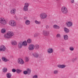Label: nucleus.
<instances>
[{"label":"nucleus","mask_w":78,"mask_h":78,"mask_svg":"<svg viewBox=\"0 0 78 78\" xmlns=\"http://www.w3.org/2000/svg\"><path fill=\"white\" fill-rule=\"evenodd\" d=\"M27 75H30L31 74V70L30 69H27Z\"/></svg>","instance_id":"nucleus-20"},{"label":"nucleus","mask_w":78,"mask_h":78,"mask_svg":"<svg viewBox=\"0 0 78 78\" xmlns=\"http://www.w3.org/2000/svg\"><path fill=\"white\" fill-rule=\"evenodd\" d=\"M12 71L13 73H15V72H16V70L15 69H12Z\"/></svg>","instance_id":"nucleus-37"},{"label":"nucleus","mask_w":78,"mask_h":78,"mask_svg":"<svg viewBox=\"0 0 78 78\" xmlns=\"http://www.w3.org/2000/svg\"><path fill=\"white\" fill-rule=\"evenodd\" d=\"M66 66L65 65H58L57 66L60 69H64L66 67Z\"/></svg>","instance_id":"nucleus-14"},{"label":"nucleus","mask_w":78,"mask_h":78,"mask_svg":"<svg viewBox=\"0 0 78 78\" xmlns=\"http://www.w3.org/2000/svg\"><path fill=\"white\" fill-rule=\"evenodd\" d=\"M25 23L27 25H30V21L28 20H26L25 21Z\"/></svg>","instance_id":"nucleus-18"},{"label":"nucleus","mask_w":78,"mask_h":78,"mask_svg":"<svg viewBox=\"0 0 78 78\" xmlns=\"http://www.w3.org/2000/svg\"><path fill=\"white\" fill-rule=\"evenodd\" d=\"M40 17L41 19H45L47 17V14L45 12L41 13L40 15Z\"/></svg>","instance_id":"nucleus-3"},{"label":"nucleus","mask_w":78,"mask_h":78,"mask_svg":"<svg viewBox=\"0 0 78 78\" xmlns=\"http://www.w3.org/2000/svg\"><path fill=\"white\" fill-rule=\"evenodd\" d=\"M56 0V1H58V0Z\"/></svg>","instance_id":"nucleus-47"},{"label":"nucleus","mask_w":78,"mask_h":78,"mask_svg":"<svg viewBox=\"0 0 78 78\" xmlns=\"http://www.w3.org/2000/svg\"><path fill=\"white\" fill-rule=\"evenodd\" d=\"M50 32L47 30H44L42 32V34L45 36H47L49 35Z\"/></svg>","instance_id":"nucleus-7"},{"label":"nucleus","mask_w":78,"mask_h":78,"mask_svg":"<svg viewBox=\"0 0 78 78\" xmlns=\"http://www.w3.org/2000/svg\"><path fill=\"white\" fill-rule=\"evenodd\" d=\"M56 37L57 38H58V37L60 38L61 37V34H57Z\"/></svg>","instance_id":"nucleus-32"},{"label":"nucleus","mask_w":78,"mask_h":78,"mask_svg":"<svg viewBox=\"0 0 78 78\" xmlns=\"http://www.w3.org/2000/svg\"><path fill=\"white\" fill-rule=\"evenodd\" d=\"M12 44L14 45H16L17 44V42H16V41L12 42Z\"/></svg>","instance_id":"nucleus-33"},{"label":"nucleus","mask_w":78,"mask_h":78,"mask_svg":"<svg viewBox=\"0 0 78 78\" xmlns=\"http://www.w3.org/2000/svg\"><path fill=\"white\" fill-rule=\"evenodd\" d=\"M6 76L8 78H11V76H12V74L11 73H7L6 74Z\"/></svg>","instance_id":"nucleus-15"},{"label":"nucleus","mask_w":78,"mask_h":78,"mask_svg":"<svg viewBox=\"0 0 78 78\" xmlns=\"http://www.w3.org/2000/svg\"><path fill=\"white\" fill-rule=\"evenodd\" d=\"M14 36V33L12 31L8 32L6 34L4 35V37L5 39H11Z\"/></svg>","instance_id":"nucleus-1"},{"label":"nucleus","mask_w":78,"mask_h":78,"mask_svg":"<svg viewBox=\"0 0 78 78\" xmlns=\"http://www.w3.org/2000/svg\"><path fill=\"white\" fill-rule=\"evenodd\" d=\"M69 49L70 51H73L74 50V48L73 47L71 46L69 47Z\"/></svg>","instance_id":"nucleus-31"},{"label":"nucleus","mask_w":78,"mask_h":78,"mask_svg":"<svg viewBox=\"0 0 78 78\" xmlns=\"http://www.w3.org/2000/svg\"><path fill=\"white\" fill-rule=\"evenodd\" d=\"M9 25L11 27H16V22L14 20H10L9 22Z\"/></svg>","instance_id":"nucleus-4"},{"label":"nucleus","mask_w":78,"mask_h":78,"mask_svg":"<svg viewBox=\"0 0 78 78\" xmlns=\"http://www.w3.org/2000/svg\"><path fill=\"white\" fill-rule=\"evenodd\" d=\"M1 61V60L0 59V61Z\"/></svg>","instance_id":"nucleus-48"},{"label":"nucleus","mask_w":78,"mask_h":78,"mask_svg":"<svg viewBox=\"0 0 78 78\" xmlns=\"http://www.w3.org/2000/svg\"><path fill=\"white\" fill-rule=\"evenodd\" d=\"M66 24L68 27H71L73 26V23L72 21H67L66 22Z\"/></svg>","instance_id":"nucleus-8"},{"label":"nucleus","mask_w":78,"mask_h":78,"mask_svg":"<svg viewBox=\"0 0 78 78\" xmlns=\"http://www.w3.org/2000/svg\"><path fill=\"white\" fill-rule=\"evenodd\" d=\"M0 23L1 24H2V25H6L7 22L4 18L1 17L0 18Z\"/></svg>","instance_id":"nucleus-5"},{"label":"nucleus","mask_w":78,"mask_h":78,"mask_svg":"<svg viewBox=\"0 0 78 78\" xmlns=\"http://www.w3.org/2000/svg\"><path fill=\"white\" fill-rule=\"evenodd\" d=\"M16 10L15 9H13L10 11V13L12 14H13V15L15 14H16Z\"/></svg>","instance_id":"nucleus-13"},{"label":"nucleus","mask_w":78,"mask_h":78,"mask_svg":"<svg viewBox=\"0 0 78 78\" xmlns=\"http://www.w3.org/2000/svg\"><path fill=\"white\" fill-rule=\"evenodd\" d=\"M25 59L26 62H28L30 60V58L29 57H26L25 58Z\"/></svg>","instance_id":"nucleus-27"},{"label":"nucleus","mask_w":78,"mask_h":78,"mask_svg":"<svg viewBox=\"0 0 78 78\" xmlns=\"http://www.w3.org/2000/svg\"><path fill=\"white\" fill-rule=\"evenodd\" d=\"M30 5V3L26 2L24 4V5L23 8V10L24 11H28V7Z\"/></svg>","instance_id":"nucleus-2"},{"label":"nucleus","mask_w":78,"mask_h":78,"mask_svg":"<svg viewBox=\"0 0 78 78\" xmlns=\"http://www.w3.org/2000/svg\"><path fill=\"white\" fill-rule=\"evenodd\" d=\"M1 5V2H0V5Z\"/></svg>","instance_id":"nucleus-46"},{"label":"nucleus","mask_w":78,"mask_h":78,"mask_svg":"<svg viewBox=\"0 0 78 78\" xmlns=\"http://www.w3.org/2000/svg\"><path fill=\"white\" fill-rule=\"evenodd\" d=\"M47 51L48 54H51L53 52V49L51 48H49L48 49Z\"/></svg>","instance_id":"nucleus-11"},{"label":"nucleus","mask_w":78,"mask_h":78,"mask_svg":"<svg viewBox=\"0 0 78 78\" xmlns=\"http://www.w3.org/2000/svg\"><path fill=\"white\" fill-rule=\"evenodd\" d=\"M39 2L40 3V2H41V1H37V2Z\"/></svg>","instance_id":"nucleus-45"},{"label":"nucleus","mask_w":78,"mask_h":78,"mask_svg":"<svg viewBox=\"0 0 78 78\" xmlns=\"http://www.w3.org/2000/svg\"><path fill=\"white\" fill-rule=\"evenodd\" d=\"M62 51H65V49L64 48H62L61 50Z\"/></svg>","instance_id":"nucleus-42"},{"label":"nucleus","mask_w":78,"mask_h":78,"mask_svg":"<svg viewBox=\"0 0 78 78\" xmlns=\"http://www.w3.org/2000/svg\"><path fill=\"white\" fill-rule=\"evenodd\" d=\"M34 45L33 44H30L29 45V50H34Z\"/></svg>","instance_id":"nucleus-12"},{"label":"nucleus","mask_w":78,"mask_h":78,"mask_svg":"<svg viewBox=\"0 0 78 78\" xmlns=\"http://www.w3.org/2000/svg\"><path fill=\"white\" fill-rule=\"evenodd\" d=\"M22 44L23 46H27V41H23L22 43Z\"/></svg>","instance_id":"nucleus-25"},{"label":"nucleus","mask_w":78,"mask_h":78,"mask_svg":"<svg viewBox=\"0 0 78 78\" xmlns=\"http://www.w3.org/2000/svg\"><path fill=\"white\" fill-rule=\"evenodd\" d=\"M62 12L63 14H67V13L68 10L67 8L65 7H62L61 9Z\"/></svg>","instance_id":"nucleus-6"},{"label":"nucleus","mask_w":78,"mask_h":78,"mask_svg":"<svg viewBox=\"0 0 78 78\" xmlns=\"http://www.w3.org/2000/svg\"><path fill=\"white\" fill-rule=\"evenodd\" d=\"M38 78V77L37 76V75H35L33 77V78Z\"/></svg>","instance_id":"nucleus-38"},{"label":"nucleus","mask_w":78,"mask_h":78,"mask_svg":"<svg viewBox=\"0 0 78 78\" xmlns=\"http://www.w3.org/2000/svg\"><path fill=\"white\" fill-rule=\"evenodd\" d=\"M6 30L5 28L2 29L1 30V32L2 33L5 34L6 33Z\"/></svg>","instance_id":"nucleus-24"},{"label":"nucleus","mask_w":78,"mask_h":78,"mask_svg":"<svg viewBox=\"0 0 78 78\" xmlns=\"http://www.w3.org/2000/svg\"><path fill=\"white\" fill-rule=\"evenodd\" d=\"M7 70L8 69L7 68H4L3 69V72H4V73H6V72H7Z\"/></svg>","instance_id":"nucleus-29"},{"label":"nucleus","mask_w":78,"mask_h":78,"mask_svg":"<svg viewBox=\"0 0 78 78\" xmlns=\"http://www.w3.org/2000/svg\"><path fill=\"white\" fill-rule=\"evenodd\" d=\"M38 34H34V37H37V36H38Z\"/></svg>","instance_id":"nucleus-40"},{"label":"nucleus","mask_w":78,"mask_h":78,"mask_svg":"<svg viewBox=\"0 0 78 78\" xmlns=\"http://www.w3.org/2000/svg\"><path fill=\"white\" fill-rule=\"evenodd\" d=\"M34 47L35 49H36V50H38V49L39 48V45L38 44H36L35 45Z\"/></svg>","instance_id":"nucleus-26"},{"label":"nucleus","mask_w":78,"mask_h":78,"mask_svg":"<svg viewBox=\"0 0 78 78\" xmlns=\"http://www.w3.org/2000/svg\"><path fill=\"white\" fill-rule=\"evenodd\" d=\"M64 30L65 32L66 33H69V31H70L66 27H65L64 28Z\"/></svg>","instance_id":"nucleus-19"},{"label":"nucleus","mask_w":78,"mask_h":78,"mask_svg":"<svg viewBox=\"0 0 78 78\" xmlns=\"http://www.w3.org/2000/svg\"><path fill=\"white\" fill-rule=\"evenodd\" d=\"M22 72V70H20L19 69H17L16 70V72L17 73H18V74L20 73V72Z\"/></svg>","instance_id":"nucleus-30"},{"label":"nucleus","mask_w":78,"mask_h":78,"mask_svg":"<svg viewBox=\"0 0 78 78\" xmlns=\"http://www.w3.org/2000/svg\"><path fill=\"white\" fill-rule=\"evenodd\" d=\"M24 20H26L27 19V17H25L24 18Z\"/></svg>","instance_id":"nucleus-44"},{"label":"nucleus","mask_w":78,"mask_h":78,"mask_svg":"<svg viewBox=\"0 0 78 78\" xmlns=\"http://www.w3.org/2000/svg\"><path fill=\"white\" fill-rule=\"evenodd\" d=\"M18 62L19 64H22V65L24 63H25V62L24 61L22 60L21 58H19L18 59Z\"/></svg>","instance_id":"nucleus-10"},{"label":"nucleus","mask_w":78,"mask_h":78,"mask_svg":"<svg viewBox=\"0 0 78 78\" xmlns=\"http://www.w3.org/2000/svg\"><path fill=\"white\" fill-rule=\"evenodd\" d=\"M2 61H5V62H7V61H9V60L7 59L5 57H3L2 58Z\"/></svg>","instance_id":"nucleus-21"},{"label":"nucleus","mask_w":78,"mask_h":78,"mask_svg":"<svg viewBox=\"0 0 78 78\" xmlns=\"http://www.w3.org/2000/svg\"><path fill=\"white\" fill-rule=\"evenodd\" d=\"M6 50V47L3 45L0 46V51H5Z\"/></svg>","instance_id":"nucleus-9"},{"label":"nucleus","mask_w":78,"mask_h":78,"mask_svg":"<svg viewBox=\"0 0 78 78\" xmlns=\"http://www.w3.org/2000/svg\"><path fill=\"white\" fill-rule=\"evenodd\" d=\"M54 74H55V75H57L58 73V71L57 70H55L54 71Z\"/></svg>","instance_id":"nucleus-34"},{"label":"nucleus","mask_w":78,"mask_h":78,"mask_svg":"<svg viewBox=\"0 0 78 78\" xmlns=\"http://www.w3.org/2000/svg\"><path fill=\"white\" fill-rule=\"evenodd\" d=\"M71 2L72 3H74V0H71Z\"/></svg>","instance_id":"nucleus-43"},{"label":"nucleus","mask_w":78,"mask_h":78,"mask_svg":"<svg viewBox=\"0 0 78 78\" xmlns=\"http://www.w3.org/2000/svg\"><path fill=\"white\" fill-rule=\"evenodd\" d=\"M32 55L35 58H38V56H39V55L37 53H33Z\"/></svg>","instance_id":"nucleus-17"},{"label":"nucleus","mask_w":78,"mask_h":78,"mask_svg":"<svg viewBox=\"0 0 78 78\" xmlns=\"http://www.w3.org/2000/svg\"><path fill=\"white\" fill-rule=\"evenodd\" d=\"M22 42H20L18 44V47L19 48H22Z\"/></svg>","instance_id":"nucleus-23"},{"label":"nucleus","mask_w":78,"mask_h":78,"mask_svg":"<svg viewBox=\"0 0 78 78\" xmlns=\"http://www.w3.org/2000/svg\"><path fill=\"white\" fill-rule=\"evenodd\" d=\"M53 28L55 29H59V26L56 25H54L53 26Z\"/></svg>","instance_id":"nucleus-22"},{"label":"nucleus","mask_w":78,"mask_h":78,"mask_svg":"<svg viewBox=\"0 0 78 78\" xmlns=\"http://www.w3.org/2000/svg\"><path fill=\"white\" fill-rule=\"evenodd\" d=\"M34 22L35 23L37 24V25H39V24H40L41 23L40 22L38 21L37 20H35L34 21Z\"/></svg>","instance_id":"nucleus-28"},{"label":"nucleus","mask_w":78,"mask_h":78,"mask_svg":"<svg viewBox=\"0 0 78 78\" xmlns=\"http://www.w3.org/2000/svg\"><path fill=\"white\" fill-rule=\"evenodd\" d=\"M50 28V27L48 25H47L46 26V29H48Z\"/></svg>","instance_id":"nucleus-39"},{"label":"nucleus","mask_w":78,"mask_h":78,"mask_svg":"<svg viewBox=\"0 0 78 78\" xmlns=\"http://www.w3.org/2000/svg\"><path fill=\"white\" fill-rule=\"evenodd\" d=\"M63 37L65 41H67L69 39V37L67 35H65L63 36Z\"/></svg>","instance_id":"nucleus-16"},{"label":"nucleus","mask_w":78,"mask_h":78,"mask_svg":"<svg viewBox=\"0 0 78 78\" xmlns=\"http://www.w3.org/2000/svg\"><path fill=\"white\" fill-rule=\"evenodd\" d=\"M76 60V58H73L72 59V62H75V61Z\"/></svg>","instance_id":"nucleus-41"},{"label":"nucleus","mask_w":78,"mask_h":78,"mask_svg":"<svg viewBox=\"0 0 78 78\" xmlns=\"http://www.w3.org/2000/svg\"><path fill=\"white\" fill-rule=\"evenodd\" d=\"M23 73L24 75H27L28 74V73L27 72V71H24L23 72Z\"/></svg>","instance_id":"nucleus-36"},{"label":"nucleus","mask_w":78,"mask_h":78,"mask_svg":"<svg viewBox=\"0 0 78 78\" xmlns=\"http://www.w3.org/2000/svg\"><path fill=\"white\" fill-rule=\"evenodd\" d=\"M27 43L29 44H30L31 43V39H29L27 40Z\"/></svg>","instance_id":"nucleus-35"}]
</instances>
